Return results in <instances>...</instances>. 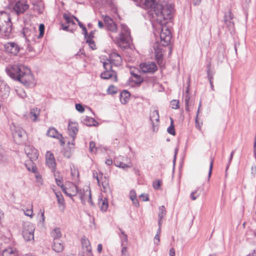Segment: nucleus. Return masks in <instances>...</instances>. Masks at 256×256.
I'll return each instance as SVG.
<instances>
[{
	"instance_id": "obj_1",
	"label": "nucleus",
	"mask_w": 256,
	"mask_h": 256,
	"mask_svg": "<svg viewBox=\"0 0 256 256\" xmlns=\"http://www.w3.org/2000/svg\"><path fill=\"white\" fill-rule=\"evenodd\" d=\"M6 70L11 78L20 82L26 86L33 87L36 85V80L30 70L24 64H14Z\"/></svg>"
},
{
	"instance_id": "obj_2",
	"label": "nucleus",
	"mask_w": 256,
	"mask_h": 256,
	"mask_svg": "<svg viewBox=\"0 0 256 256\" xmlns=\"http://www.w3.org/2000/svg\"><path fill=\"white\" fill-rule=\"evenodd\" d=\"M140 2L144 8L148 10L149 15L152 16L155 20H160L164 18L162 12H164L165 16L169 18L170 16L172 4L163 6L159 4L158 0H140Z\"/></svg>"
},
{
	"instance_id": "obj_3",
	"label": "nucleus",
	"mask_w": 256,
	"mask_h": 256,
	"mask_svg": "<svg viewBox=\"0 0 256 256\" xmlns=\"http://www.w3.org/2000/svg\"><path fill=\"white\" fill-rule=\"evenodd\" d=\"M174 6H172V10H170V16L169 18L165 16L164 12H162L164 15V18L161 20H156L153 18L152 16H150V20L152 22H157L159 24L158 28L161 30V32L160 34V44L163 46H166L170 44L172 38V34L169 29V28L166 25L168 23V21L171 20L173 16L174 13Z\"/></svg>"
},
{
	"instance_id": "obj_4",
	"label": "nucleus",
	"mask_w": 256,
	"mask_h": 256,
	"mask_svg": "<svg viewBox=\"0 0 256 256\" xmlns=\"http://www.w3.org/2000/svg\"><path fill=\"white\" fill-rule=\"evenodd\" d=\"M12 30L10 16L6 12H0V32L8 36Z\"/></svg>"
},
{
	"instance_id": "obj_5",
	"label": "nucleus",
	"mask_w": 256,
	"mask_h": 256,
	"mask_svg": "<svg viewBox=\"0 0 256 256\" xmlns=\"http://www.w3.org/2000/svg\"><path fill=\"white\" fill-rule=\"evenodd\" d=\"M24 151L28 157L30 159V160L28 161L25 164L26 166L29 171L35 172L36 167L34 165L32 161L36 160L38 158V150L34 146L28 145L26 146Z\"/></svg>"
},
{
	"instance_id": "obj_6",
	"label": "nucleus",
	"mask_w": 256,
	"mask_h": 256,
	"mask_svg": "<svg viewBox=\"0 0 256 256\" xmlns=\"http://www.w3.org/2000/svg\"><path fill=\"white\" fill-rule=\"evenodd\" d=\"M115 39L118 42H122V44H130L131 40L130 36V32L128 26L124 24H121V30L118 36H116Z\"/></svg>"
},
{
	"instance_id": "obj_7",
	"label": "nucleus",
	"mask_w": 256,
	"mask_h": 256,
	"mask_svg": "<svg viewBox=\"0 0 256 256\" xmlns=\"http://www.w3.org/2000/svg\"><path fill=\"white\" fill-rule=\"evenodd\" d=\"M103 66L105 70L101 74V78L104 80L110 79L113 82H117L118 78L116 72L112 70L110 64L104 62Z\"/></svg>"
},
{
	"instance_id": "obj_8",
	"label": "nucleus",
	"mask_w": 256,
	"mask_h": 256,
	"mask_svg": "<svg viewBox=\"0 0 256 256\" xmlns=\"http://www.w3.org/2000/svg\"><path fill=\"white\" fill-rule=\"evenodd\" d=\"M140 72L145 74H153L158 70V66L154 62H147L140 64Z\"/></svg>"
},
{
	"instance_id": "obj_9",
	"label": "nucleus",
	"mask_w": 256,
	"mask_h": 256,
	"mask_svg": "<svg viewBox=\"0 0 256 256\" xmlns=\"http://www.w3.org/2000/svg\"><path fill=\"white\" fill-rule=\"evenodd\" d=\"M28 8V0H14L12 9L18 15L24 14Z\"/></svg>"
},
{
	"instance_id": "obj_10",
	"label": "nucleus",
	"mask_w": 256,
	"mask_h": 256,
	"mask_svg": "<svg viewBox=\"0 0 256 256\" xmlns=\"http://www.w3.org/2000/svg\"><path fill=\"white\" fill-rule=\"evenodd\" d=\"M34 227L30 222L24 223L23 226L22 236L26 241H30L34 239Z\"/></svg>"
},
{
	"instance_id": "obj_11",
	"label": "nucleus",
	"mask_w": 256,
	"mask_h": 256,
	"mask_svg": "<svg viewBox=\"0 0 256 256\" xmlns=\"http://www.w3.org/2000/svg\"><path fill=\"white\" fill-rule=\"evenodd\" d=\"M11 130L14 141L18 144H20L22 138L26 135L24 130L20 126L12 124Z\"/></svg>"
},
{
	"instance_id": "obj_12",
	"label": "nucleus",
	"mask_w": 256,
	"mask_h": 256,
	"mask_svg": "<svg viewBox=\"0 0 256 256\" xmlns=\"http://www.w3.org/2000/svg\"><path fill=\"white\" fill-rule=\"evenodd\" d=\"M78 196L82 202L85 204L87 202L92 206L94 205V203L92 200L91 192L89 188L86 187V188L79 189L78 192Z\"/></svg>"
},
{
	"instance_id": "obj_13",
	"label": "nucleus",
	"mask_w": 256,
	"mask_h": 256,
	"mask_svg": "<svg viewBox=\"0 0 256 256\" xmlns=\"http://www.w3.org/2000/svg\"><path fill=\"white\" fill-rule=\"evenodd\" d=\"M79 188L78 186L70 182H67L64 184V187L62 188V192L68 196L72 198V196H76L78 194Z\"/></svg>"
},
{
	"instance_id": "obj_14",
	"label": "nucleus",
	"mask_w": 256,
	"mask_h": 256,
	"mask_svg": "<svg viewBox=\"0 0 256 256\" xmlns=\"http://www.w3.org/2000/svg\"><path fill=\"white\" fill-rule=\"evenodd\" d=\"M104 22V28L112 33H116L118 30L117 26L114 20L108 16H102Z\"/></svg>"
},
{
	"instance_id": "obj_15",
	"label": "nucleus",
	"mask_w": 256,
	"mask_h": 256,
	"mask_svg": "<svg viewBox=\"0 0 256 256\" xmlns=\"http://www.w3.org/2000/svg\"><path fill=\"white\" fill-rule=\"evenodd\" d=\"M150 119L151 122L152 131L154 132H158L160 122V116L157 110L150 112Z\"/></svg>"
},
{
	"instance_id": "obj_16",
	"label": "nucleus",
	"mask_w": 256,
	"mask_h": 256,
	"mask_svg": "<svg viewBox=\"0 0 256 256\" xmlns=\"http://www.w3.org/2000/svg\"><path fill=\"white\" fill-rule=\"evenodd\" d=\"M122 58L121 56L116 52H112L110 56L109 59L108 60V63L110 64L112 66H118L122 64Z\"/></svg>"
},
{
	"instance_id": "obj_17",
	"label": "nucleus",
	"mask_w": 256,
	"mask_h": 256,
	"mask_svg": "<svg viewBox=\"0 0 256 256\" xmlns=\"http://www.w3.org/2000/svg\"><path fill=\"white\" fill-rule=\"evenodd\" d=\"M5 50L13 55H16L20 52V48L18 45L14 42H9L4 46Z\"/></svg>"
},
{
	"instance_id": "obj_18",
	"label": "nucleus",
	"mask_w": 256,
	"mask_h": 256,
	"mask_svg": "<svg viewBox=\"0 0 256 256\" xmlns=\"http://www.w3.org/2000/svg\"><path fill=\"white\" fill-rule=\"evenodd\" d=\"M124 159L128 160L127 158H124L120 156L115 157L114 160V164L116 166L121 168L123 169L131 168L132 166V164L130 160H128L129 162L128 164H124L122 162H121V160H124Z\"/></svg>"
},
{
	"instance_id": "obj_19",
	"label": "nucleus",
	"mask_w": 256,
	"mask_h": 256,
	"mask_svg": "<svg viewBox=\"0 0 256 256\" xmlns=\"http://www.w3.org/2000/svg\"><path fill=\"white\" fill-rule=\"evenodd\" d=\"M68 133L72 138V144L74 145V140L78 132V124L75 122H70L68 125Z\"/></svg>"
},
{
	"instance_id": "obj_20",
	"label": "nucleus",
	"mask_w": 256,
	"mask_h": 256,
	"mask_svg": "<svg viewBox=\"0 0 256 256\" xmlns=\"http://www.w3.org/2000/svg\"><path fill=\"white\" fill-rule=\"evenodd\" d=\"M46 162L47 166L52 170H54L56 168V160L53 154L50 151H48L46 154Z\"/></svg>"
},
{
	"instance_id": "obj_21",
	"label": "nucleus",
	"mask_w": 256,
	"mask_h": 256,
	"mask_svg": "<svg viewBox=\"0 0 256 256\" xmlns=\"http://www.w3.org/2000/svg\"><path fill=\"white\" fill-rule=\"evenodd\" d=\"M10 88L3 80H0V96L2 98H8L10 94Z\"/></svg>"
},
{
	"instance_id": "obj_22",
	"label": "nucleus",
	"mask_w": 256,
	"mask_h": 256,
	"mask_svg": "<svg viewBox=\"0 0 256 256\" xmlns=\"http://www.w3.org/2000/svg\"><path fill=\"white\" fill-rule=\"evenodd\" d=\"M98 206L102 212H106L108 207V198L104 197L103 196L100 194L98 196Z\"/></svg>"
},
{
	"instance_id": "obj_23",
	"label": "nucleus",
	"mask_w": 256,
	"mask_h": 256,
	"mask_svg": "<svg viewBox=\"0 0 256 256\" xmlns=\"http://www.w3.org/2000/svg\"><path fill=\"white\" fill-rule=\"evenodd\" d=\"M81 242L82 248L87 252L86 256H93L92 253V246L89 240L84 236L81 239Z\"/></svg>"
},
{
	"instance_id": "obj_24",
	"label": "nucleus",
	"mask_w": 256,
	"mask_h": 256,
	"mask_svg": "<svg viewBox=\"0 0 256 256\" xmlns=\"http://www.w3.org/2000/svg\"><path fill=\"white\" fill-rule=\"evenodd\" d=\"M40 110L37 108H34L30 109L28 114L29 118L33 122H36L39 120Z\"/></svg>"
},
{
	"instance_id": "obj_25",
	"label": "nucleus",
	"mask_w": 256,
	"mask_h": 256,
	"mask_svg": "<svg viewBox=\"0 0 256 256\" xmlns=\"http://www.w3.org/2000/svg\"><path fill=\"white\" fill-rule=\"evenodd\" d=\"M100 180L99 182H98V184L99 186H102L104 192H106L108 189L109 188V183L108 180L106 178V176H103V174L101 172H100Z\"/></svg>"
},
{
	"instance_id": "obj_26",
	"label": "nucleus",
	"mask_w": 256,
	"mask_h": 256,
	"mask_svg": "<svg viewBox=\"0 0 256 256\" xmlns=\"http://www.w3.org/2000/svg\"><path fill=\"white\" fill-rule=\"evenodd\" d=\"M2 256H18V252L14 247H8L3 250Z\"/></svg>"
},
{
	"instance_id": "obj_27",
	"label": "nucleus",
	"mask_w": 256,
	"mask_h": 256,
	"mask_svg": "<svg viewBox=\"0 0 256 256\" xmlns=\"http://www.w3.org/2000/svg\"><path fill=\"white\" fill-rule=\"evenodd\" d=\"M234 18V14L232 13L230 11L228 14H226L224 17V21L226 24L230 28H232L234 26V23L232 22V19Z\"/></svg>"
},
{
	"instance_id": "obj_28",
	"label": "nucleus",
	"mask_w": 256,
	"mask_h": 256,
	"mask_svg": "<svg viewBox=\"0 0 256 256\" xmlns=\"http://www.w3.org/2000/svg\"><path fill=\"white\" fill-rule=\"evenodd\" d=\"M52 247L54 250L57 252H60L63 250L64 246L63 242L60 240L53 241Z\"/></svg>"
},
{
	"instance_id": "obj_29",
	"label": "nucleus",
	"mask_w": 256,
	"mask_h": 256,
	"mask_svg": "<svg viewBox=\"0 0 256 256\" xmlns=\"http://www.w3.org/2000/svg\"><path fill=\"white\" fill-rule=\"evenodd\" d=\"M51 236L53 238V241L60 240L62 234L60 230V228H56L54 229L51 232Z\"/></svg>"
},
{
	"instance_id": "obj_30",
	"label": "nucleus",
	"mask_w": 256,
	"mask_h": 256,
	"mask_svg": "<svg viewBox=\"0 0 256 256\" xmlns=\"http://www.w3.org/2000/svg\"><path fill=\"white\" fill-rule=\"evenodd\" d=\"M130 94L126 90H124L120 94V100L122 104H126L130 99Z\"/></svg>"
},
{
	"instance_id": "obj_31",
	"label": "nucleus",
	"mask_w": 256,
	"mask_h": 256,
	"mask_svg": "<svg viewBox=\"0 0 256 256\" xmlns=\"http://www.w3.org/2000/svg\"><path fill=\"white\" fill-rule=\"evenodd\" d=\"M84 124L88 126H96L98 124V122L92 118L86 116L83 120Z\"/></svg>"
},
{
	"instance_id": "obj_32",
	"label": "nucleus",
	"mask_w": 256,
	"mask_h": 256,
	"mask_svg": "<svg viewBox=\"0 0 256 256\" xmlns=\"http://www.w3.org/2000/svg\"><path fill=\"white\" fill-rule=\"evenodd\" d=\"M54 192L59 206L60 208L62 207V210H64V200L62 195L60 192Z\"/></svg>"
},
{
	"instance_id": "obj_33",
	"label": "nucleus",
	"mask_w": 256,
	"mask_h": 256,
	"mask_svg": "<svg viewBox=\"0 0 256 256\" xmlns=\"http://www.w3.org/2000/svg\"><path fill=\"white\" fill-rule=\"evenodd\" d=\"M47 135L52 138H59L62 136V134H60L54 128H50L47 132Z\"/></svg>"
},
{
	"instance_id": "obj_34",
	"label": "nucleus",
	"mask_w": 256,
	"mask_h": 256,
	"mask_svg": "<svg viewBox=\"0 0 256 256\" xmlns=\"http://www.w3.org/2000/svg\"><path fill=\"white\" fill-rule=\"evenodd\" d=\"M166 210L164 206H162L159 208V212L158 214V224H162V219L164 218L165 215L166 214Z\"/></svg>"
},
{
	"instance_id": "obj_35",
	"label": "nucleus",
	"mask_w": 256,
	"mask_h": 256,
	"mask_svg": "<svg viewBox=\"0 0 256 256\" xmlns=\"http://www.w3.org/2000/svg\"><path fill=\"white\" fill-rule=\"evenodd\" d=\"M130 74H132L131 78L132 80L136 84H140L143 82L144 79L140 75L134 74L133 72H131Z\"/></svg>"
},
{
	"instance_id": "obj_36",
	"label": "nucleus",
	"mask_w": 256,
	"mask_h": 256,
	"mask_svg": "<svg viewBox=\"0 0 256 256\" xmlns=\"http://www.w3.org/2000/svg\"><path fill=\"white\" fill-rule=\"evenodd\" d=\"M188 90H189L188 88L187 87L186 94L184 96V102H185V105H186V111H189L188 106H189V100L190 99V95L188 94Z\"/></svg>"
},
{
	"instance_id": "obj_37",
	"label": "nucleus",
	"mask_w": 256,
	"mask_h": 256,
	"mask_svg": "<svg viewBox=\"0 0 256 256\" xmlns=\"http://www.w3.org/2000/svg\"><path fill=\"white\" fill-rule=\"evenodd\" d=\"M120 237L121 240L122 246L124 242H128V236L124 230L120 228Z\"/></svg>"
},
{
	"instance_id": "obj_38",
	"label": "nucleus",
	"mask_w": 256,
	"mask_h": 256,
	"mask_svg": "<svg viewBox=\"0 0 256 256\" xmlns=\"http://www.w3.org/2000/svg\"><path fill=\"white\" fill-rule=\"evenodd\" d=\"M167 132L172 136H175L176 134L174 120L172 118H170V126L167 128Z\"/></svg>"
},
{
	"instance_id": "obj_39",
	"label": "nucleus",
	"mask_w": 256,
	"mask_h": 256,
	"mask_svg": "<svg viewBox=\"0 0 256 256\" xmlns=\"http://www.w3.org/2000/svg\"><path fill=\"white\" fill-rule=\"evenodd\" d=\"M207 75L209 82L213 81L214 72L210 70V64L208 66Z\"/></svg>"
},
{
	"instance_id": "obj_40",
	"label": "nucleus",
	"mask_w": 256,
	"mask_h": 256,
	"mask_svg": "<svg viewBox=\"0 0 256 256\" xmlns=\"http://www.w3.org/2000/svg\"><path fill=\"white\" fill-rule=\"evenodd\" d=\"M6 160L7 158L4 154V150L0 144V162L4 163Z\"/></svg>"
},
{
	"instance_id": "obj_41",
	"label": "nucleus",
	"mask_w": 256,
	"mask_h": 256,
	"mask_svg": "<svg viewBox=\"0 0 256 256\" xmlns=\"http://www.w3.org/2000/svg\"><path fill=\"white\" fill-rule=\"evenodd\" d=\"M28 32L26 30H24V35L25 36L26 39L28 41L30 42L34 38L33 36L34 35V32H32L30 34H26Z\"/></svg>"
},
{
	"instance_id": "obj_42",
	"label": "nucleus",
	"mask_w": 256,
	"mask_h": 256,
	"mask_svg": "<svg viewBox=\"0 0 256 256\" xmlns=\"http://www.w3.org/2000/svg\"><path fill=\"white\" fill-rule=\"evenodd\" d=\"M70 170L71 175L72 178L74 180H76L79 176L78 170L76 168H75L74 166H73V168L71 167Z\"/></svg>"
},
{
	"instance_id": "obj_43",
	"label": "nucleus",
	"mask_w": 256,
	"mask_h": 256,
	"mask_svg": "<svg viewBox=\"0 0 256 256\" xmlns=\"http://www.w3.org/2000/svg\"><path fill=\"white\" fill-rule=\"evenodd\" d=\"M89 150L92 153H96L97 152V148L96 146L95 142L92 141L90 142Z\"/></svg>"
},
{
	"instance_id": "obj_44",
	"label": "nucleus",
	"mask_w": 256,
	"mask_h": 256,
	"mask_svg": "<svg viewBox=\"0 0 256 256\" xmlns=\"http://www.w3.org/2000/svg\"><path fill=\"white\" fill-rule=\"evenodd\" d=\"M16 92L18 94V96L21 98H24L26 97V93L25 92V91L22 89V88H19L17 90H16Z\"/></svg>"
},
{
	"instance_id": "obj_45",
	"label": "nucleus",
	"mask_w": 256,
	"mask_h": 256,
	"mask_svg": "<svg viewBox=\"0 0 256 256\" xmlns=\"http://www.w3.org/2000/svg\"><path fill=\"white\" fill-rule=\"evenodd\" d=\"M96 2L100 3L102 6H110L112 4L111 0H96Z\"/></svg>"
},
{
	"instance_id": "obj_46",
	"label": "nucleus",
	"mask_w": 256,
	"mask_h": 256,
	"mask_svg": "<svg viewBox=\"0 0 256 256\" xmlns=\"http://www.w3.org/2000/svg\"><path fill=\"white\" fill-rule=\"evenodd\" d=\"M171 107L173 109H178L180 108L179 101L173 100L170 102Z\"/></svg>"
},
{
	"instance_id": "obj_47",
	"label": "nucleus",
	"mask_w": 256,
	"mask_h": 256,
	"mask_svg": "<svg viewBox=\"0 0 256 256\" xmlns=\"http://www.w3.org/2000/svg\"><path fill=\"white\" fill-rule=\"evenodd\" d=\"M86 42L88 44L92 49H96L94 41L92 39H90V38H87V39H86Z\"/></svg>"
},
{
	"instance_id": "obj_48",
	"label": "nucleus",
	"mask_w": 256,
	"mask_h": 256,
	"mask_svg": "<svg viewBox=\"0 0 256 256\" xmlns=\"http://www.w3.org/2000/svg\"><path fill=\"white\" fill-rule=\"evenodd\" d=\"M39 30L40 34L38 36H37L38 38H40L43 36L44 31V24H41L39 26Z\"/></svg>"
},
{
	"instance_id": "obj_49",
	"label": "nucleus",
	"mask_w": 256,
	"mask_h": 256,
	"mask_svg": "<svg viewBox=\"0 0 256 256\" xmlns=\"http://www.w3.org/2000/svg\"><path fill=\"white\" fill-rule=\"evenodd\" d=\"M75 17L73 16V17H71L70 16L66 14H64V19L66 20V21L68 22V23H72V24H74V22H73V20L72 19L73 18H74Z\"/></svg>"
},
{
	"instance_id": "obj_50",
	"label": "nucleus",
	"mask_w": 256,
	"mask_h": 256,
	"mask_svg": "<svg viewBox=\"0 0 256 256\" xmlns=\"http://www.w3.org/2000/svg\"><path fill=\"white\" fill-rule=\"evenodd\" d=\"M161 184H162L161 180H156L153 182V187L154 189L158 190L160 188L161 186Z\"/></svg>"
},
{
	"instance_id": "obj_51",
	"label": "nucleus",
	"mask_w": 256,
	"mask_h": 256,
	"mask_svg": "<svg viewBox=\"0 0 256 256\" xmlns=\"http://www.w3.org/2000/svg\"><path fill=\"white\" fill-rule=\"evenodd\" d=\"M199 196L200 194L198 193V190H195L190 194V198L193 200H196Z\"/></svg>"
},
{
	"instance_id": "obj_52",
	"label": "nucleus",
	"mask_w": 256,
	"mask_h": 256,
	"mask_svg": "<svg viewBox=\"0 0 256 256\" xmlns=\"http://www.w3.org/2000/svg\"><path fill=\"white\" fill-rule=\"evenodd\" d=\"M24 214L26 216H28L30 218H32V214H33L32 208H31L30 209H27L26 210H24Z\"/></svg>"
},
{
	"instance_id": "obj_53",
	"label": "nucleus",
	"mask_w": 256,
	"mask_h": 256,
	"mask_svg": "<svg viewBox=\"0 0 256 256\" xmlns=\"http://www.w3.org/2000/svg\"><path fill=\"white\" fill-rule=\"evenodd\" d=\"M213 164H214V158H211L210 162V168H209V171H208V178H210V176L212 175V168H213Z\"/></svg>"
},
{
	"instance_id": "obj_54",
	"label": "nucleus",
	"mask_w": 256,
	"mask_h": 256,
	"mask_svg": "<svg viewBox=\"0 0 256 256\" xmlns=\"http://www.w3.org/2000/svg\"><path fill=\"white\" fill-rule=\"evenodd\" d=\"M108 92L109 94H116V90L115 87L113 86H110L108 89Z\"/></svg>"
},
{
	"instance_id": "obj_55",
	"label": "nucleus",
	"mask_w": 256,
	"mask_h": 256,
	"mask_svg": "<svg viewBox=\"0 0 256 256\" xmlns=\"http://www.w3.org/2000/svg\"><path fill=\"white\" fill-rule=\"evenodd\" d=\"M76 110L80 112H82L84 110V108L81 104H76Z\"/></svg>"
},
{
	"instance_id": "obj_56",
	"label": "nucleus",
	"mask_w": 256,
	"mask_h": 256,
	"mask_svg": "<svg viewBox=\"0 0 256 256\" xmlns=\"http://www.w3.org/2000/svg\"><path fill=\"white\" fill-rule=\"evenodd\" d=\"M122 256H128V253L127 248L126 246H123L122 248Z\"/></svg>"
},
{
	"instance_id": "obj_57",
	"label": "nucleus",
	"mask_w": 256,
	"mask_h": 256,
	"mask_svg": "<svg viewBox=\"0 0 256 256\" xmlns=\"http://www.w3.org/2000/svg\"><path fill=\"white\" fill-rule=\"evenodd\" d=\"M154 241L156 244L158 245L160 241V235H158V234H156L154 237Z\"/></svg>"
},
{
	"instance_id": "obj_58",
	"label": "nucleus",
	"mask_w": 256,
	"mask_h": 256,
	"mask_svg": "<svg viewBox=\"0 0 256 256\" xmlns=\"http://www.w3.org/2000/svg\"><path fill=\"white\" fill-rule=\"evenodd\" d=\"M56 181L57 185L60 186L62 189L64 187V185L62 184V180L56 178Z\"/></svg>"
},
{
	"instance_id": "obj_59",
	"label": "nucleus",
	"mask_w": 256,
	"mask_h": 256,
	"mask_svg": "<svg viewBox=\"0 0 256 256\" xmlns=\"http://www.w3.org/2000/svg\"><path fill=\"white\" fill-rule=\"evenodd\" d=\"M130 198L131 200L136 198V194L134 190H130Z\"/></svg>"
},
{
	"instance_id": "obj_60",
	"label": "nucleus",
	"mask_w": 256,
	"mask_h": 256,
	"mask_svg": "<svg viewBox=\"0 0 256 256\" xmlns=\"http://www.w3.org/2000/svg\"><path fill=\"white\" fill-rule=\"evenodd\" d=\"M101 176L100 175V173L98 174L97 172H94L93 173V177L94 178H96L97 180V182H99V180H100V176Z\"/></svg>"
},
{
	"instance_id": "obj_61",
	"label": "nucleus",
	"mask_w": 256,
	"mask_h": 256,
	"mask_svg": "<svg viewBox=\"0 0 256 256\" xmlns=\"http://www.w3.org/2000/svg\"><path fill=\"white\" fill-rule=\"evenodd\" d=\"M94 32L92 31L88 35L87 34L86 37H85V38L87 39V38H90V39L92 40L93 38L94 37Z\"/></svg>"
},
{
	"instance_id": "obj_62",
	"label": "nucleus",
	"mask_w": 256,
	"mask_h": 256,
	"mask_svg": "<svg viewBox=\"0 0 256 256\" xmlns=\"http://www.w3.org/2000/svg\"><path fill=\"white\" fill-rule=\"evenodd\" d=\"M133 204L136 207L139 206V202L136 198L132 200Z\"/></svg>"
},
{
	"instance_id": "obj_63",
	"label": "nucleus",
	"mask_w": 256,
	"mask_h": 256,
	"mask_svg": "<svg viewBox=\"0 0 256 256\" xmlns=\"http://www.w3.org/2000/svg\"><path fill=\"white\" fill-rule=\"evenodd\" d=\"M64 157H66V158H69L71 156V154L68 151H65L64 153Z\"/></svg>"
},
{
	"instance_id": "obj_64",
	"label": "nucleus",
	"mask_w": 256,
	"mask_h": 256,
	"mask_svg": "<svg viewBox=\"0 0 256 256\" xmlns=\"http://www.w3.org/2000/svg\"><path fill=\"white\" fill-rule=\"evenodd\" d=\"M247 256H256V248L250 252Z\"/></svg>"
}]
</instances>
